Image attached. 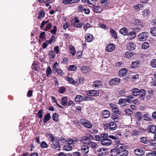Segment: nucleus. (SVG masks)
<instances>
[{
	"mask_svg": "<svg viewBox=\"0 0 156 156\" xmlns=\"http://www.w3.org/2000/svg\"><path fill=\"white\" fill-rule=\"evenodd\" d=\"M117 147L119 148L118 155L126 156L128 155V151L124 148L123 144H119L117 146Z\"/></svg>",
	"mask_w": 156,
	"mask_h": 156,
	"instance_id": "obj_1",
	"label": "nucleus"
},
{
	"mask_svg": "<svg viewBox=\"0 0 156 156\" xmlns=\"http://www.w3.org/2000/svg\"><path fill=\"white\" fill-rule=\"evenodd\" d=\"M86 93L88 96L91 97H97L99 96V92L97 90H93L87 91Z\"/></svg>",
	"mask_w": 156,
	"mask_h": 156,
	"instance_id": "obj_2",
	"label": "nucleus"
},
{
	"mask_svg": "<svg viewBox=\"0 0 156 156\" xmlns=\"http://www.w3.org/2000/svg\"><path fill=\"white\" fill-rule=\"evenodd\" d=\"M107 128L110 129L111 130H114L116 129L117 126L115 122H109L105 125Z\"/></svg>",
	"mask_w": 156,
	"mask_h": 156,
	"instance_id": "obj_3",
	"label": "nucleus"
},
{
	"mask_svg": "<svg viewBox=\"0 0 156 156\" xmlns=\"http://www.w3.org/2000/svg\"><path fill=\"white\" fill-rule=\"evenodd\" d=\"M148 33L144 32L140 34L138 36V37L139 40L144 41L146 40L148 36Z\"/></svg>",
	"mask_w": 156,
	"mask_h": 156,
	"instance_id": "obj_4",
	"label": "nucleus"
},
{
	"mask_svg": "<svg viewBox=\"0 0 156 156\" xmlns=\"http://www.w3.org/2000/svg\"><path fill=\"white\" fill-rule=\"evenodd\" d=\"M81 122L83 125L87 128L90 129L92 127V125L90 122H88L86 119H81Z\"/></svg>",
	"mask_w": 156,
	"mask_h": 156,
	"instance_id": "obj_5",
	"label": "nucleus"
},
{
	"mask_svg": "<svg viewBox=\"0 0 156 156\" xmlns=\"http://www.w3.org/2000/svg\"><path fill=\"white\" fill-rule=\"evenodd\" d=\"M146 94V91L145 90L142 89L140 90V92L138 93V95L140 99L141 100L144 101L145 99Z\"/></svg>",
	"mask_w": 156,
	"mask_h": 156,
	"instance_id": "obj_6",
	"label": "nucleus"
},
{
	"mask_svg": "<svg viewBox=\"0 0 156 156\" xmlns=\"http://www.w3.org/2000/svg\"><path fill=\"white\" fill-rule=\"evenodd\" d=\"M101 142L102 145L107 146L110 145L112 143V141L107 138L105 139H102Z\"/></svg>",
	"mask_w": 156,
	"mask_h": 156,
	"instance_id": "obj_7",
	"label": "nucleus"
},
{
	"mask_svg": "<svg viewBox=\"0 0 156 156\" xmlns=\"http://www.w3.org/2000/svg\"><path fill=\"white\" fill-rule=\"evenodd\" d=\"M109 106L113 112L117 114H120V112L119 111V108L116 107L115 105L110 104Z\"/></svg>",
	"mask_w": 156,
	"mask_h": 156,
	"instance_id": "obj_8",
	"label": "nucleus"
},
{
	"mask_svg": "<svg viewBox=\"0 0 156 156\" xmlns=\"http://www.w3.org/2000/svg\"><path fill=\"white\" fill-rule=\"evenodd\" d=\"M81 149L82 154H86L89 151V147L87 145H83L81 147Z\"/></svg>",
	"mask_w": 156,
	"mask_h": 156,
	"instance_id": "obj_9",
	"label": "nucleus"
},
{
	"mask_svg": "<svg viewBox=\"0 0 156 156\" xmlns=\"http://www.w3.org/2000/svg\"><path fill=\"white\" fill-rule=\"evenodd\" d=\"M92 86L95 89L100 88L102 86V82L100 80H96L93 82Z\"/></svg>",
	"mask_w": 156,
	"mask_h": 156,
	"instance_id": "obj_10",
	"label": "nucleus"
},
{
	"mask_svg": "<svg viewBox=\"0 0 156 156\" xmlns=\"http://www.w3.org/2000/svg\"><path fill=\"white\" fill-rule=\"evenodd\" d=\"M109 137L113 140V141H112V142H114L115 143V145L117 147V146L119 144H120V141L119 139L114 136L110 135L109 136Z\"/></svg>",
	"mask_w": 156,
	"mask_h": 156,
	"instance_id": "obj_11",
	"label": "nucleus"
},
{
	"mask_svg": "<svg viewBox=\"0 0 156 156\" xmlns=\"http://www.w3.org/2000/svg\"><path fill=\"white\" fill-rule=\"evenodd\" d=\"M128 70L126 68H122L119 72V74L121 77L125 76L127 74Z\"/></svg>",
	"mask_w": 156,
	"mask_h": 156,
	"instance_id": "obj_12",
	"label": "nucleus"
},
{
	"mask_svg": "<svg viewBox=\"0 0 156 156\" xmlns=\"http://www.w3.org/2000/svg\"><path fill=\"white\" fill-rule=\"evenodd\" d=\"M120 81V79L118 78H115L110 80L109 84L110 85H115Z\"/></svg>",
	"mask_w": 156,
	"mask_h": 156,
	"instance_id": "obj_13",
	"label": "nucleus"
},
{
	"mask_svg": "<svg viewBox=\"0 0 156 156\" xmlns=\"http://www.w3.org/2000/svg\"><path fill=\"white\" fill-rule=\"evenodd\" d=\"M108 149L104 147H102L98 150V151L99 152V154L100 155H105L107 154Z\"/></svg>",
	"mask_w": 156,
	"mask_h": 156,
	"instance_id": "obj_14",
	"label": "nucleus"
},
{
	"mask_svg": "<svg viewBox=\"0 0 156 156\" xmlns=\"http://www.w3.org/2000/svg\"><path fill=\"white\" fill-rule=\"evenodd\" d=\"M136 45L135 44L132 42H129L127 45L128 49L133 51L135 49Z\"/></svg>",
	"mask_w": 156,
	"mask_h": 156,
	"instance_id": "obj_15",
	"label": "nucleus"
},
{
	"mask_svg": "<svg viewBox=\"0 0 156 156\" xmlns=\"http://www.w3.org/2000/svg\"><path fill=\"white\" fill-rule=\"evenodd\" d=\"M115 48L114 45L112 43L108 44L106 47V50L108 52H112Z\"/></svg>",
	"mask_w": 156,
	"mask_h": 156,
	"instance_id": "obj_16",
	"label": "nucleus"
},
{
	"mask_svg": "<svg viewBox=\"0 0 156 156\" xmlns=\"http://www.w3.org/2000/svg\"><path fill=\"white\" fill-rule=\"evenodd\" d=\"M119 150V148L118 147L112 149L111 151V155L112 156H116L117 155H118Z\"/></svg>",
	"mask_w": 156,
	"mask_h": 156,
	"instance_id": "obj_17",
	"label": "nucleus"
},
{
	"mask_svg": "<svg viewBox=\"0 0 156 156\" xmlns=\"http://www.w3.org/2000/svg\"><path fill=\"white\" fill-rule=\"evenodd\" d=\"M102 116L105 119L107 118L110 115V113L109 111L107 110H105L102 112Z\"/></svg>",
	"mask_w": 156,
	"mask_h": 156,
	"instance_id": "obj_18",
	"label": "nucleus"
},
{
	"mask_svg": "<svg viewBox=\"0 0 156 156\" xmlns=\"http://www.w3.org/2000/svg\"><path fill=\"white\" fill-rule=\"evenodd\" d=\"M135 23L136 26L139 27L138 28L136 27V28H134V29H135L136 30L140 29L142 26V22H141L140 20H136L135 22Z\"/></svg>",
	"mask_w": 156,
	"mask_h": 156,
	"instance_id": "obj_19",
	"label": "nucleus"
},
{
	"mask_svg": "<svg viewBox=\"0 0 156 156\" xmlns=\"http://www.w3.org/2000/svg\"><path fill=\"white\" fill-rule=\"evenodd\" d=\"M134 153L137 155H143L144 154V151L141 149H136L134 150Z\"/></svg>",
	"mask_w": 156,
	"mask_h": 156,
	"instance_id": "obj_20",
	"label": "nucleus"
},
{
	"mask_svg": "<svg viewBox=\"0 0 156 156\" xmlns=\"http://www.w3.org/2000/svg\"><path fill=\"white\" fill-rule=\"evenodd\" d=\"M59 140L56 139L55 141L53 142L52 144H51V148H57L58 147H60V144L59 143Z\"/></svg>",
	"mask_w": 156,
	"mask_h": 156,
	"instance_id": "obj_21",
	"label": "nucleus"
},
{
	"mask_svg": "<svg viewBox=\"0 0 156 156\" xmlns=\"http://www.w3.org/2000/svg\"><path fill=\"white\" fill-rule=\"evenodd\" d=\"M81 70L82 72L84 73H86L90 72V69L88 66H83L81 68Z\"/></svg>",
	"mask_w": 156,
	"mask_h": 156,
	"instance_id": "obj_22",
	"label": "nucleus"
},
{
	"mask_svg": "<svg viewBox=\"0 0 156 156\" xmlns=\"http://www.w3.org/2000/svg\"><path fill=\"white\" fill-rule=\"evenodd\" d=\"M85 39L87 42H91L93 40V37L92 35L88 34L86 35Z\"/></svg>",
	"mask_w": 156,
	"mask_h": 156,
	"instance_id": "obj_23",
	"label": "nucleus"
},
{
	"mask_svg": "<svg viewBox=\"0 0 156 156\" xmlns=\"http://www.w3.org/2000/svg\"><path fill=\"white\" fill-rule=\"evenodd\" d=\"M51 117L50 116V113H48L44 117L43 119L44 122L45 123H47L50 119Z\"/></svg>",
	"mask_w": 156,
	"mask_h": 156,
	"instance_id": "obj_24",
	"label": "nucleus"
},
{
	"mask_svg": "<svg viewBox=\"0 0 156 156\" xmlns=\"http://www.w3.org/2000/svg\"><path fill=\"white\" fill-rule=\"evenodd\" d=\"M93 10L97 13H100L101 11V9L98 5H94L93 6Z\"/></svg>",
	"mask_w": 156,
	"mask_h": 156,
	"instance_id": "obj_25",
	"label": "nucleus"
},
{
	"mask_svg": "<svg viewBox=\"0 0 156 156\" xmlns=\"http://www.w3.org/2000/svg\"><path fill=\"white\" fill-rule=\"evenodd\" d=\"M140 90H139L136 88H134L132 90V94L133 95L135 96H138V94Z\"/></svg>",
	"mask_w": 156,
	"mask_h": 156,
	"instance_id": "obj_26",
	"label": "nucleus"
},
{
	"mask_svg": "<svg viewBox=\"0 0 156 156\" xmlns=\"http://www.w3.org/2000/svg\"><path fill=\"white\" fill-rule=\"evenodd\" d=\"M148 131L153 133L156 132V126H151L149 127Z\"/></svg>",
	"mask_w": 156,
	"mask_h": 156,
	"instance_id": "obj_27",
	"label": "nucleus"
},
{
	"mask_svg": "<svg viewBox=\"0 0 156 156\" xmlns=\"http://www.w3.org/2000/svg\"><path fill=\"white\" fill-rule=\"evenodd\" d=\"M88 145L90 147L95 149H97L98 147L97 143L92 141H90L88 143Z\"/></svg>",
	"mask_w": 156,
	"mask_h": 156,
	"instance_id": "obj_28",
	"label": "nucleus"
},
{
	"mask_svg": "<svg viewBox=\"0 0 156 156\" xmlns=\"http://www.w3.org/2000/svg\"><path fill=\"white\" fill-rule=\"evenodd\" d=\"M140 64V62L137 61H133L132 62L131 64V66L132 68H134L135 67H137Z\"/></svg>",
	"mask_w": 156,
	"mask_h": 156,
	"instance_id": "obj_29",
	"label": "nucleus"
},
{
	"mask_svg": "<svg viewBox=\"0 0 156 156\" xmlns=\"http://www.w3.org/2000/svg\"><path fill=\"white\" fill-rule=\"evenodd\" d=\"M119 32L122 34L126 35L127 34L128 30L126 28L123 27L120 30Z\"/></svg>",
	"mask_w": 156,
	"mask_h": 156,
	"instance_id": "obj_30",
	"label": "nucleus"
},
{
	"mask_svg": "<svg viewBox=\"0 0 156 156\" xmlns=\"http://www.w3.org/2000/svg\"><path fill=\"white\" fill-rule=\"evenodd\" d=\"M136 117L137 119V121H140L143 117V116L141 112H137L136 114Z\"/></svg>",
	"mask_w": 156,
	"mask_h": 156,
	"instance_id": "obj_31",
	"label": "nucleus"
},
{
	"mask_svg": "<svg viewBox=\"0 0 156 156\" xmlns=\"http://www.w3.org/2000/svg\"><path fill=\"white\" fill-rule=\"evenodd\" d=\"M75 100L76 102H81L83 100V97L81 95H78L75 98Z\"/></svg>",
	"mask_w": 156,
	"mask_h": 156,
	"instance_id": "obj_32",
	"label": "nucleus"
},
{
	"mask_svg": "<svg viewBox=\"0 0 156 156\" xmlns=\"http://www.w3.org/2000/svg\"><path fill=\"white\" fill-rule=\"evenodd\" d=\"M66 80L69 81V83L72 84H75L76 83V82L71 77H66Z\"/></svg>",
	"mask_w": 156,
	"mask_h": 156,
	"instance_id": "obj_33",
	"label": "nucleus"
},
{
	"mask_svg": "<svg viewBox=\"0 0 156 156\" xmlns=\"http://www.w3.org/2000/svg\"><path fill=\"white\" fill-rule=\"evenodd\" d=\"M61 104L63 106L67 105V98L66 97H63L61 100Z\"/></svg>",
	"mask_w": 156,
	"mask_h": 156,
	"instance_id": "obj_34",
	"label": "nucleus"
},
{
	"mask_svg": "<svg viewBox=\"0 0 156 156\" xmlns=\"http://www.w3.org/2000/svg\"><path fill=\"white\" fill-rule=\"evenodd\" d=\"M43 114V110L42 109H40L38 112L37 116L38 118L41 119L42 118Z\"/></svg>",
	"mask_w": 156,
	"mask_h": 156,
	"instance_id": "obj_35",
	"label": "nucleus"
},
{
	"mask_svg": "<svg viewBox=\"0 0 156 156\" xmlns=\"http://www.w3.org/2000/svg\"><path fill=\"white\" fill-rule=\"evenodd\" d=\"M45 15L44 11L42 10L39 12L38 14V19H41L44 17Z\"/></svg>",
	"mask_w": 156,
	"mask_h": 156,
	"instance_id": "obj_36",
	"label": "nucleus"
},
{
	"mask_svg": "<svg viewBox=\"0 0 156 156\" xmlns=\"http://www.w3.org/2000/svg\"><path fill=\"white\" fill-rule=\"evenodd\" d=\"M135 54V53L134 52H131L129 51H127L125 55L127 58H130L132 57H133V56Z\"/></svg>",
	"mask_w": 156,
	"mask_h": 156,
	"instance_id": "obj_37",
	"label": "nucleus"
},
{
	"mask_svg": "<svg viewBox=\"0 0 156 156\" xmlns=\"http://www.w3.org/2000/svg\"><path fill=\"white\" fill-rule=\"evenodd\" d=\"M69 49L70 53L73 55H74L75 54L76 51L74 47L72 45L70 46Z\"/></svg>",
	"mask_w": 156,
	"mask_h": 156,
	"instance_id": "obj_38",
	"label": "nucleus"
},
{
	"mask_svg": "<svg viewBox=\"0 0 156 156\" xmlns=\"http://www.w3.org/2000/svg\"><path fill=\"white\" fill-rule=\"evenodd\" d=\"M126 101L125 99L121 98L119 100V103L122 106H124L125 105Z\"/></svg>",
	"mask_w": 156,
	"mask_h": 156,
	"instance_id": "obj_39",
	"label": "nucleus"
},
{
	"mask_svg": "<svg viewBox=\"0 0 156 156\" xmlns=\"http://www.w3.org/2000/svg\"><path fill=\"white\" fill-rule=\"evenodd\" d=\"M149 47V43L147 42H144L142 44V48L144 49H147Z\"/></svg>",
	"mask_w": 156,
	"mask_h": 156,
	"instance_id": "obj_40",
	"label": "nucleus"
},
{
	"mask_svg": "<svg viewBox=\"0 0 156 156\" xmlns=\"http://www.w3.org/2000/svg\"><path fill=\"white\" fill-rule=\"evenodd\" d=\"M110 31L111 32V34L112 35V36L114 38H117V34L114 30L112 29H111L110 30Z\"/></svg>",
	"mask_w": 156,
	"mask_h": 156,
	"instance_id": "obj_41",
	"label": "nucleus"
},
{
	"mask_svg": "<svg viewBox=\"0 0 156 156\" xmlns=\"http://www.w3.org/2000/svg\"><path fill=\"white\" fill-rule=\"evenodd\" d=\"M52 73V70L50 66H48L46 70V75L47 76L49 77L50 75Z\"/></svg>",
	"mask_w": 156,
	"mask_h": 156,
	"instance_id": "obj_42",
	"label": "nucleus"
},
{
	"mask_svg": "<svg viewBox=\"0 0 156 156\" xmlns=\"http://www.w3.org/2000/svg\"><path fill=\"white\" fill-rule=\"evenodd\" d=\"M49 55L50 58L53 59L55 57V55L54 51L51 50L49 52Z\"/></svg>",
	"mask_w": 156,
	"mask_h": 156,
	"instance_id": "obj_43",
	"label": "nucleus"
},
{
	"mask_svg": "<svg viewBox=\"0 0 156 156\" xmlns=\"http://www.w3.org/2000/svg\"><path fill=\"white\" fill-rule=\"evenodd\" d=\"M140 139L141 142L144 144H146L148 142V140L146 137H141Z\"/></svg>",
	"mask_w": 156,
	"mask_h": 156,
	"instance_id": "obj_44",
	"label": "nucleus"
},
{
	"mask_svg": "<svg viewBox=\"0 0 156 156\" xmlns=\"http://www.w3.org/2000/svg\"><path fill=\"white\" fill-rule=\"evenodd\" d=\"M150 33L153 36H156V27H152L151 29Z\"/></svg>",
	"mask_w": 156,
	"mask_h": 156,
	"instance_id": "obj_45",
	"label": "nucleus"
},
{
	"mask_svg": "<svg viewBox=\"0 0 156 156\" xmlns=\"http://www.w3.org/2000/svg\"><path fill=\"white\" fill-rule=\"evenodd\" d=\"M63 148L64 150L66 151H70L73 148L72 147L69 145L64 146Z\"/></svg>",
	"mask_w": 156,
	"mask_h": 156,
	"instance_id": "obj_46",
	"label": "nucleus"
},
{
	"mask_svg": "<svg viewBox=\"0 0 156 156\" xmlns=\"http://www.w3.org/2000/svg\"><path fill=\"white\" fill-rule=\"evenodd\" d=\"M58 118V115L56 113L53 114L52 116L53 119L55 122H57Z\"/></svg>",
	"mask_w": 156,
	"mask_h": 156,
	"instance_id": "obj_47",
	"label": "nucleus"
},
{
	"mask_svg": "<svg viewBox=\"0 0 156 156\" xmlns=\"http://www.w3.org/2000/svg\"><path fill=\"white\" fill-rule=\"evenodd\" d=\"M77 67L74 65H70L69 67V69L70 71H75Z\"/></svg>",
	"mask_w": 156,
	"mask_h": 156,
	"instance_id": "obj_48",
	"label": "nucleus"
},
{
	"mask_svg": "<svg viewBox=\"0 0 156 156\" xmlns=\"http://www.w3.org/2000/svg\"><path fill=\"white\" fill-rule=\"evenodd\" d=\"M141 132L140 131L136 130H133L132 133V134L133 136H136L140 134Z\"/></svg>",
	"mask_w": 156,
	"mask_h": 156,
	"instance_id": "obj_49",
	"label": "nucleus"
},
{
	"mask_svg": "<svg viewBox=\"0 0 156 156\" xmlns=\"http://www.w3.org/2000/svg\"><path fill=\"white\" fill-rule=\"evenodd\" d=\"M41 146L42 148H47L48 147V145L44 141H42L41 143Z\"/></svg>",
	"mask_w": 156,
	"mask_h": 156,
	"instance_id": "obj_50",
	"label": "nucleus"
},
{
	"mask_svg": "<svg viewBox=\"0 0 156 156\" xmlns=\"http://www.w3.org/2000/svg\"><path fill=\"white\" fill-rule=\"evenodd\" d=\"M112 118L115 122H118L119 119V116L115 114H114L112 116Z\"/></svg>",
	"mask_w": 156,
	"mask_h": 156,
	"instance_id": "obj_51",
	"label": "nucleus"
},
{
	"mask_svg": "<svg viewBox=\"0 0 156 156\" xmlns=\"http://www.w3.org/2000/svg\"><path fill=\"white\" fill-rule=\"evenodd\" d=\"M37 65L35 63V62H34L32 65V69L33 70L37 71Z\"/></svg>",
	"mask_w": 156,
	"mask_h": 156,
	"instance_id": "obj_52",
	"label": "nucleus"
},
{
	"mask_svg": "<svg viewBox=\"0 0 156 156\" xmlns=\"http://www.w3.org/2000/svg\"><path fill=\"white\" fill-rule=\"evenodd\" d=\"M143 117L144 120H149L150 119V115L147 113L144 114Z\"/></svg>",
	"mask_w": 156,
	"mask_h": 156,
	"instance_id": "obj_53",
	"label": "nucleus"
},
{
	"mask_svg": "<svg viewBox=\"0 0 156 156\" xmlns=\"http://www.w3.org/2000/svg\"><path fill=\"white\" fill-rule=\"evenodd\" d=\"M49 136V139L52 142H54L55 140V138L53 135L51 133L48 134Z\"/></svg>",
	"mask_w": 156,
	"mask_h": 156,
	"instance_id": "obj_54",
	"label": "nucleus"
},
{
	"mask_svg": "<svg viewBox=\"0 0 156 156\" xmlns=\"http://www.w3.org/2000/svg\"><path fill=\"white\" fill-rule=\"evenodd\" d=\"M150 64L153 67H156V59H154L152 60Z\"/></svg>",
	"mask_w": 156,
	"mask_h": 156,
	"instance_id": "obj_55",
	"label": "nucleus"
},
{
	"mask_svg": "<svg viewBox=\"0 0 156 156\" xmlns=\"http://www.w3.org/2000/svg\"><path fill=\"white\" fill-rule=\"evenodd\" d=\"M88 140L87 136H83L82 137L80 141L83 143H86L87 141Z\"/></svg>",
	"mask_w": 156,
	"mask_h": 156,
	"instance_id": "obj_56",
	"label": "nucleus"
},
{
	"mask_svg": "<svg viewBox=\"0 0 156 156\" xmlns=\"http://www.w3.org/2000/svg\"><path fill=\"white\" fill-rule=\"evenodd\" d=\"M62 2L65 5L72 4L71 0H62Z\"/></svg>",
	"mask_w": 156,
	"mask_h": 156,
	"instance_id": "obj_57",
	"label": "nucleus"
},
{
	"mask_svg": "<svg viewBox=\"0 0 156 156\" xmlns=\"http://www.w3.org/2000/svg\"><path fill=\"white\" fill-rule=\"evenodd\" d=\"M94 100L93 98L89 96H86L83 98L84 101H93Z\"/></svg>",
	"mask_w": 156,
	"mask_h": 156,
	"instance_id": "obj_58",
	"label": "nucleus"
},
{
	"mask_svg": "<svg viewBox=\"0 0 156 156\" xmlns=\"http://www.w3.org/2000/svg\"><path fill=\"white\" fill-rule=\"evenodd\" d=\"M83 25V23H74L73 24V26L77 28H80L82 27Z\"/></svg>",
	"mask_w": 156,
	"mask_h": 156,
	"instance_id": "obj_59",
	"label": "nucleus"
},
{
	"mask_svg": "<svg viewBox=\"0 0 156 156\" xmlns=\"http://www.w3.org/2000/svg\"><path fill=\"white\" fill-rule=\"evenodd\" d=\"M100 136L101 137V139L102 138V139H105L109 137L108 134L106 133L101 134Z\"/></svg>",
	"mask_w": 156,
	"mask_h": 156,
	"instance_id": "obj_60",
	"label": "nucleus"
},
{
	"mask_svg": "<svg viewBox=\"0 0 156 156\" xmlns=\"http://www.w3.org/2000/svg\"><path fill=\"white\" fill-rule=\"evenodd\" d=\"M129 34V35L132 37V38H134L136 36V33L134 31H131L130 32Z\"/></svg>",
	"mask_w": 156,
	"mask_h": 156,
	"instance_id": "obj_61",
	"label": "nucleus"
},
{
	"mask_svg": "<svg viewBox=\"0 0 156 156\" xmlns=\"http://www.w3.org/2000/svg\"><path fill=\"white\" fill-rule=\"evenodd\" d=\"M59 92L63 94L66 91V89L64 87H62L59 89Z\"/></svg>",
	"mask_w": 156,
	"mask_h": 156,
	"instance_id": "obj_62",
	"label": "nucleus"
},
{
	"mask_svg": "<svg viewBox=\"0 0 156 156\" xmlns=\"http://www.w3.org/2000/svg\"><path fill=\"white\" fill-rule=\"evenodd\" d=\"M119 94L120 96H124L126 95V92L124 90H122L119 91Z\"/></svg>",
	"mask_w": 156,
	"mask_h": 156,
	"instance_id": "obj_63",
	"label": "nucleus"
},
{
	"mask_svg": "<svg viewBox=\"0 0 156 156\" xmlns=\"http://www.w3.org/2000/svg\"><path fill=\"white\" fill-rule=\"evenodd\" d=\"M125 113L127 115H131L133 113V112L130 109H127L125 110Z\"/></svg>",
	"mask_w": 156,
	"mask_h": 156,
	"instance_id": "obj_64",
	"label": "nucleus"
}]
</instances>
